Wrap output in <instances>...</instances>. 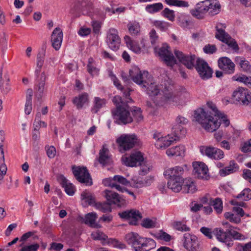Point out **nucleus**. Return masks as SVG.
Returning <instances> with one entry per match:
<instances>
[{"mask_svg": "<svg viewBox=\"0 0 251 251\" xmlns=\"http://www.w3.org/2000/svg\"><path fill=\"white\" fill-rule=\"evenodd\" d=\"M207 105L211 111L200 108L195 111L194 118L203 128L207 131L213 132L221 123L226 127L229 126V121L224 114L218 111L213 103L208 101Z\"/></svg>", "mask_w": 251, "mask_h": 251, "instance_id": "f257e3e1", "label": "nucleus"}, {"mask_svg": "<svg viewBox=\"0 0 251 251\" xmlns=\"http://www.w3.org/2000/svg\"><path fill=\"white\" fill-rule=\"evenodd\" d=\"M174 53L179 61L188 69H191L195 67L199 75L203 79H207L212 76V71L204 60L198 58L195 66L194 62L196 58L195 55H186L182 51L178 50H175Z\"/></svg>", "mask_w": 251, "mask_h": 251, "instance_id": "f03ea898", "label": "nucleus"}, {"mask_svg": "<svg viewBox=\"0 0 251 251\" xmlns=\"http://www.w3.org/2000/svg\"><path fill=\"white\" fill-rule=\"evenodd\" d=\"M116 108L112 110V114L115 122L118 124L126 125L133 121L130 116V111L131 108L128 104L122 100L119 96H115L112 100Z\"/></svg>", "mask_w": 251, "mask_h": 251, "instance_id": "7ed1b4c3", "label": "nucleus"}, {"mask_svg": "<svg viewBox=\"0 0 251 251\" xmlns=\"http://www.w3.org/2000/svg\"><path fill=\"white\" fill-rule=\"evenodd\" d=\"M46 50L44 48H42V51L38 52L36 59V67L34 72L36 77L37 85L36 91V97L38 100H40L44 95L47 88L45 87V81L46 75L45 73L43 72L41 73L42 67L44 64Z\"/></svg>", "mask_w": 251, "mask_h": 251, "instance_id": "20e7f679", "label": "nucleus"}, {"mask_svg": "<svg viewBox=\"0 0 251 251\" xmlns=\"http://www.w3.org/2000/svg\"><path fill=\"white\" fill-rule=\"evenodd\" d=\"M125 240L128 244L131 245L135 251H150L156 246L154 240L141 237L136 233L130 232L127 234Z\"/></svg>", "mask_w": 251, "mask_h": 251, "instance_id": "39448f33", "label": "nucleus"}, {"mask_svg": "<svg viewBox=\"0 0 251 251\" xmlns=\"http://www.w3.org/2000/svg\"><path fill=\"white\" fill-rule=\"evenodd\" d=\"M189 97V94L184 89L177 94H174L170 87H166L163 91V96L157 97L154 100L156 105H163L166 103L179 104L180 101H184Z\"/></svg>", "mask_w": 251, "mask_h": 251, "instance_id": "423d86ee", "label": "nucleus"}, {"mask_svg": "<svg viewBox=\"0 0 251 251\" xmlns=\"http://www.w3.org/2000/svg\"><path fill=\"white\" fill-rule=\"evenodd\" d=\"M174 132V136L168 134L165 136H162L160 133H155L153 134V138L156 140V146L158 148L165 149L171 145L174 141L185 135L186 129L180 126L177 127L175 126L173 128Z\"/></svg>", "mask_w": 251, "mask_h": 251, "instance_id": "0eeeda50", "label": "nucleus"}, {"mask_svg": "<svg viewBox=\"0 0 251 251\" xmlns=\"http://www.w3.org/2000/svg\"><path fill=\"white\" fill-rule=\"evenodd\" d=\"M225 225L226 228L225 231L222 229L217 230L216 237L218 240L226 242L229 241L231 237L235 240H244L245 239L244 235L234 230L236 227L230 226L227 223Z\"/></svg>", "mask_w": 251, "mask_h": 251, "instance_id": "6e6552de", "label": "nucleus"}, {"mask_svg": "<svg viewBox=\"0 0 251 251\" xmlns=\"http://www.w3.org/2000/svg\"><path fill=\"white\" fill-rule=\"evenodd\" d=\"M226 25L223 24H218L216 27V33L215 34V37L225 43L230 48L232 49L235 52H238L239 48L236 41L235 39L231 38V37L226 33L225 28Z\"/></svg>", "mask_w": 251, "mask_h": 251, "instance_id": "1a4fd4ad", "label": "nucleus"}, {"mask_svg": "<svg viewBox=\"0 0 251 251\" xmlns=\"http://www.w3.org/2000/svg\"><path fill=\"white\" fill-rule=\"evenodd\" d=\"M129 76L132 80L142 88H146L149 84L151 76L148 72H142L137 67H134L129 70Z\"/></svg>", "mask_w": 251, "mask_h": 251, "instance_id": "9d476101", "label": "nucleus"}, {"mask_svg": "<svg viewBox=\"0 0 251 251\" xmlns=\"http://www.w3.org/2000/svg\"><path fill=\"white\" fill-rule=\"evenodd\" d=\"M119 145V151L122 152L129 150L136 145L139 146L140 141L134 134L122 135L117 139Z\"/></svg>", "mask_w": 251, "mask_h": 251, "instance_id": "9b49d317", "label": "nucleus"}, {"mask_svg": "<svg viewBox=\"0 0 251 251\" xmlns=\"http://www.w3.org/2000/svg\"><path fill=\"white\" fill-rule=\"evenodd\" d=\"M72 171L76 179L80 183L88 186L92 184V179L86 167L74 166Z\"/></svg>", "mask_w": 251, "mask_h": 251, "instance_id": "f8f14e48", "label": "nucleus"}, {"mask_svg": "<svg viewBox=\"0 0 251 251\" xmlns=\"http://www.w3.org/2000/svg\"><path fill=\"white\" fill-rule=\"evenodd\" d=\"M234 100L243 105H248L251 103V92L247 89L239 87L235 90L232 95Z\"/></svg>", "mask_w": 251, "mask_h": 251, "instance_id": "ddd939ff", "label": "nucleus"}, {"mask_svg": "<svg viewBox=\"0 0 251 251\" xmlns=\"http://www.w3.org/2000/svg\"><path fill=\"white\" fill-rule=\"evenodd\" d=\"M183 246L187 251H201V247L198 238L188 233L183 235Z\"/></svg>", "mask_w": 251, "mask_h": 251, "instance_id": "4468645a", "label": "nucleus"}, {"mask_svg": "<svg viewBox=\"0 0 251 251\" xmlns=\"http://www.w3.org/2000/svg\"><path fill=\"white\" fill-rule=\"evenodd\" d=\"M200 151L203 155L211 159L219 160L224 157V153L222 150L212 147L201 146Z\"/></svg>", "mask_w": 251, "mask_h": 251, "instance_id": "2eb2a0df", "label": "nucleus"}, {"mask_svg": "<svg viewBox=\"0 0 251 251\" xmlns=\"http://www.w3.org/2000/svg\"><path fill=\"white\" fill-rule=\"evenodd\" d=\"M119 216L122 219L129 220L131 225H137L138 221L142 218L141 213L135 209L127 210L119 213Z\"/></svg>", "mask_w": 251, "mask_h": 251, "instance_id": "dca6fc26", "label": "nucleus"}, {"mask_svg": "<svg viewBox=\"0 0 251 251\" xmlns=\"http://www.w3.org/2000/svg\"><path fill=\"white\" fill-rule=\"evenodd\" d=\"M106 42L108 47L111 50H117L119 49L121 43V39L118 35V32L116 29H109L107 35Z\"/></svg>", "mask_w": 251, "mask_h": 251, "instance_id": "f3484780", "label": "nucleus"}, {"mask_svg": "<svg viewBox=\"0 0 251 251\" xmlns=\"http://www.w3.org/2000/svg\"><path fill=\"white\" fill-rule=\"evenodd\" d=\"M122 160L126 166L133 167L142 164L144 157L141 152L135 151L131 153L129 157H123Z\"/></svg>", "mask_w": 251, "mask_h": 251, "instance_id": "a211bd4d", "label": "nucleus"}, {"mask_svg": "<svg viewBox=\"0 0 251 251\" xmlns=\"http://www.w3.org/2000/svg\"><path fill=\"white\" fill-rule=\"evenodd\" d=\"M194 176L200 179H207L208 177V168L207 166L202 162H196L193 163Z\"/></svg>", "mask_w": 251, "mask_h": 251, "instance_id": "6ab92c4d", "label": "nucleus"}, {"mask_svg": "<svg viewBox=\"0 0 251 251\" xmlns=\"http://www.w3.org/2000/svg\"><path fill=\"white\" fill-rule=\"evenodd\" d=\"M169 47L164 45L158 50V55L168 66H173L176 62L173 54L168 50Z\"/></svg>", "mask_w": 251, "mask_h": 251, "instance_id": "aec40b11", "label": "nucleus"}, {"mask_svg": "<svg viewBox=\"0 0 251 251\" xmlns=\"http://www.w3.org/2000/svg\"><path fill=\"white\" fill-rule=\"evenodd\" d=\"M219 68L222 70L225 74H232L235 71V64L227 57H222L218 61Z\"/></svg>", "mask_w": 251, "mask_h": 251, "instance_id": "412c9836", "label": "nucleus"}, {"mask_svg": "<svg viewBox=\"0 0 251 251\" xmlns=\"http://www.w3.org/2000/svg\"><path fill=\"white\" fill-rule=\"evenodd\" d=\"M184 172V170L182 166H177L166 170L164 172V175L168 176L170 178L184 180L183 176Z\"/></svg>", "mask_w": 251, "mask_h": 251, "instance_id": "4be33fe9", "label": "nucleus"}, {"mask_svg": "<svg viewBox=\"0 0 251 251\" xmlns=\"http://www.w3.org/2000/svg\"><path fill=\"white\" fill-rule=\"evenodd\" d=\"M207 3H204V1L199 2L194 9L191 10L190 13L193 17L198 19H203L207 13Z\"/></svg>", "mask_w": 251, "mask_h": 251, "instance_id": "5701e85b", "label": "nucleus"}, {"mask_svg": "<svg viewBox=\"0 0 251 251\" xmlns=\"http://www.w3.org/2000/svg\"><path fill=\"white\" fill-rule=\"evenodd\" d=\"M63 38V33L59 27L55 28L51 34L52 46L55 50H58L61 46Z\"/></svg>", "mask_w": 251, "mask_h": 251, "instance_id": "b1692460", "label": "nucleus"}, {"mask_svg": "<svg viewBox=\"0 0 251 251\" xmlns=\"http://www.w3.org/2000/svg\"><path fill=\"white\" fill-rule=\"evenodd\" d=\"M81 199L82 201V204L84 207L88 205L94 206L96 203L95 195L87 190H85L81 193Z\"/></svg>", "mask_w": 251, "mask_h": 251, "instance_id": "393cba45", "label": "nucleus"}, {"mask_svg": "<svg viewBox=\"0 0 251 251\" xmlns=\"http://www.w3.org/2000/svg\"><path fill=\"white\" fill-rule=\"evenodd\" d=\"M104 196L110 205L114 204L119 205L122 200L118 194L111 190H105L104 191Z\"/></svg>", "mask_w": 251, "mask_h": 251, "instance_id": "a878e982", "label": "nucleus"}, {"mask_svg": "<svg viewBox=\"0 0 251 251\" xmlns=\"http://www.w3.org/2000/svg\"><path fill=\"white\" fill-rule=\"evenodd\" d=\"M239 169V167L235 161L231 160L227 166L220 170L219 174L221 176H226L238 171Z\"/></svg>", "mask_w": 251, "mask_h": 251, "instance_id": "bb28decb", "label": "nucleus"}, {"mask_svg": "<svg viewBox=\"0 0 251 251\" xmlns=\"http://www.w3.org/2000/svg\"><path fill=\"white\" fill-rule=\"evenodd\" d=\"M204 3H207L206 8L207 12L211 15H215L219 13L221 6L217 0H205Z\"/></svg>", "mask_w": 251, "mask_h": 251, "instance_id": "cd10ccee", "label": "nucleus"}, {"mask_svg": "<svg viewBox=\"0 0 251 251\" xmlns=\"http://www.w3.org/2000/svg\"><path fill=\"white\" fill-rule=\"evenodd\" d=\"M185 151V148L183 145H179L167 149L166 153L169 156H183Z\"/></svg>", "mask_w": 251, "mask_h": 251, "instance_id": "c85d7f7f", "label": "nucleus"}, {"mask_svg": "<svg viewBox=\"0 0 251 251\" xmlns=\"http://www.w3.org/2000/svg\"><path fill=\"white\" fill-rule=\"evenodd\" d=\"M149 81V84L147 85L146 88L143 89L150 96H158L160 92L158 86L153 81L152 77H151V78H150Z\"/></svg>", "mask_w": 251, "mask_h": 251, "instance_id": "c756f323", "label": "nucleus"}, {"mask_svg": "<svg viewBox=\"0 0 251 251\" xmlns=\"http://www.w3.org/2000/svg\"><path fill=\"white\" fill-rule=\"evenodd\" d=\"M234 61L237 64L240 65L243 71L248 73H251V65L245 58L236 56L235 58Z\"/></svg>", "mask_w": 251, "mask_h": 251, "instance_id": "7c9ffc66", "label": "nucleus"}, {"mask_svg": "<svg viewBox=\"0 0 251 251\" xmlns=\"http://www.w3.org/2000/svg\"><path fill=\"white\" fill-rule=\"evenodd\" d=\"M184 180H177L176 178L169 177L167 183L168 187L175 192H178L181 190L182 184Z\"/></svg>", "mask_w": 251, "mask_h": 251, "instance_id": "2f4dec72", "label": "nucleus"}, {"mask_svg": "<svg viewBox=\"0 0 251 251\" xmlns=\"http://www.w3.org/2000/svg\"><path fill=\"white\" fill-rule=\"evenodd\" d=\"M99 154V161L100 164L105 165L110 162V158L108 155V150L105 148L104 146H103L102 149L100 150Z\"/></svg>", "mask_w": 251, "mask_h": 251, "instance_id": "473e14b6", "label": "nucleus"}, {"mask_svg": "<svg viewBox=\"0 0 251 251\" xmlns=\"http://www.w3.org/2000/svg\"><path fill=\"white\" fill-rule=\"evenodd\" d=\"M88 96L87 93H83L78 97H76L73 100L77 109L81 108L84 103L88 101Z\"/></svg>", "mask_w": 251, "mask_h": 251, "instance_id": "72a5a7b5", "label": "nucleus"}, {"mask_svg": "<svg viewBox=\"0 0 251 251\" xmlns=\"http://www.w3.org/2000/svg\"><path fill=\"white\" fill-rule=\"evenodd\" d=\"M125 40L127 46L132 51L136 53H140L141 52V49L136 41L132 40L130 38L127 36L125 37Z\"/></svg>", "mask_w": 251, "mask_h": 251, "instance_id": "f704fd0d", "label": "nucleus"}, {"mask_svg": "<svg viewBox=\"0 0 251 251\" xmlns=\"http://www.w3.org/2000/svg\"><path fill=\"white\" fill-rule=\"evenodd\" d=\"M61 185L64 188L66 193L70 196H72L75 193V186L68 182L67 179L64 176L61 177Z\"/></svg>", "mask_w": 251, "mask_h": 251, "instance_id": "c9c22d12", "label": "nucleus"}, {"mask_svg": "<svg viewBox=\"0 0 251 251\" xmlns=\"http://www.w3.org/2000/svg\"><path fill=\"white\" fill-rule=\"evenodd\" d=\"M97 218V215L96 213L92 212L86 214L84 218V223L86 224L89 225L91 226L99 228L100 226L95 223V221Z\"/></svg>", "mask_w": 251, "mask_h": 251, "instance_id": "e433bc0d", "label": "nucleus"}, {"mask_svg": "<svg viewBox=\"0 0 251 251\" xmlns=\"http://www.w3.org/2000/svg\"><path fill=\"white\" fill-rule=\"evenodd\" d=\"M106 100L104 99H101L99 97H95L94 100V105L91 111L93 113H97L100 109L103 107L106 104Z\"/></svg>", "mask_w": 251, "mask_h": 251, "instance_id": "4c0bfd02", "label": "nucleus"}, {"mask_svg": "<svg viewBox=\"0 0 251 251\" xmlns=\"http://www.w3.org/2000/svg\"><path fill=\"white\" fill-rule=\"evenodd\" d=\"M87 69L88 72L92 76L98 75L99 74V69L97 67L96 62L93 58H89Z\"/></svg>", "mask_w": 251, "mask_h": 251, "instance_id": "58836bf2", "label": "nucleus"}, {"mask_svg": "<svg viewBox=\"0 0 251 251\" xmlns=\"http://www.w3.org/2000/svg\"><path fill=\"white\" fill-rule=\"evenodd\" d=\"M210 205H212L217 213H221L223 210V202L220 198H217L214 200L210 199Z\"/></svg>", "mask_w": 251, "mask_h": 251, "instance_id": "ea45409f", "label": "nucleus"}, {"mask_svg": "<svg viewBox=\"0 0 251 251\" xmlns=\"http://www.w3.org/2000/svg\"><path fill=\"white\" fill-rule=\"evenodd\" d=\"M163 8L162 3L158 2L147 5L146 6L145 9L149 13L152 14L160 11Z\"/></svg>", "mask_w": 251, "mask_h": 251, "instance_id": "a19ab883", "label": "nucleus"}, {"mask_svg": "<svg viewBox=\"0 0 251 251\" xmlns=\"http://www.w3.org/2000/svg\"><path fill=\"white\" fill-rule=\"evenodd\" d=\"M95 208L103 213H109L111 212V207L108 202H96L95 204Z\"/></svg>", "mask_w": 251, "mask_h": 251, "instance_id": "79ce46f5", "label": "nucleus"}, {"mask_svg": "<svg viewBox=\"0 0 251 251\" xmlns=\"http://www.w3.org/2000/svg\"><path fill=\"white\" fill-rule=\"evenodd\" d=\"M182 189L185 193H187L193 194L196 191V187L195 183L189 179L186 180Z\"/></svg>", "mask_w": 251, "mask_h": 251, "instance_id": "37998d69", "label": "nucleus"}, {"mask_svg": "<svg viewBox=\"0 0 251 251\" xmlns=\"http://www.w3.org/2000/svg\"><path fill=\"white\" fill-rule=\"evenodd\" d=\"M165 2L171 6H175L180 7H187L189 6L188 2L181 0H165Z\"/></svg>", "mask_w": 251, "mask_h": 251, "instance_id": "c03bdc74", "label": "nucleus"}, {"mask_svg": "<svg viewBox=\"0 0 251 251\" xmlns=\"http://www.w3.org/2000/svg\"><path fill=\"white\" fill-rule=\"evenodd\" d=\"M129 185L137 188L143 187V178L138 176H134L131 179Z\"/></svg>", "mask_w": 251, "mask_h": 251, "instance_id": "a18cd8bd", "label": "nucleus"}, {"mask_svg": "<svg viewBox=\"0 0 251 251\" xmlns=\"http://www.w3.org/2000/svg\"><path fill=\"white\" fill-rule=\"evenodd\" d=\"M236 198L242 199L245 201L250 200L251 199V190L250 188H245L236 196Z\"/></svg>", "mask_w": 251, "mask_h": 251, "instance_id": "49530a36", "label": "nucleus"}, {"mask_svg": "<svg viewBox=\"0 0 251 251\" xmlns=\"http://www.w3.org/2000/svg\"><path fill=\"white\" fill-rule=\"evenodd\" d=\"M129 32L133 35H137L140 31V26L138 23H129L128 24Z\"/></svg>", "mask_w": 251, "mask_h": 251, "instance_id": "de8ad7c7", "label": "nucleus"}, {"mask_svg": "<svg viewBox=\"0 0 251 251\" xmlns=\"http://www.w3.org/2000/svg\"><path fill=\"white\" fill-rule=\"evenodd\" d=\"M162 15L171 21H174L175 18V12L168 8H165L162 12Z\"/></svg>", "mask_w": 251, "mask_h": 251, "instance_id": "09e8293b", "label": "nucleus"}, {"mask_svg": "<svg viewBox=\"0 0 251 251\" xmlns=\"http://www.w3.org/2000/svg\"><path fill=\"white\" fill-rule=\"evenodd\" d=\"M131 111L133 117L137 122H140L143 120V116L140 108L135 107L134 109H131Z\"/></svg>", "mask_w": 251, "mask_h": 251, "instance_id": "8fccbe9b", "label": "nucleus"}, {"mask_svg": "<svg viewBox=\"0 0 251 251\" xmlns=\"http://www.w3.org/2000/svg\"><path fill=\"white\" fill-rule=\"evenodd\" d=\"M224 216L226 219H228L231 222L238 224L241 222V219L239 216L235 215L231 212H226Z\"/></svg>", "mask_w": 251, "mask_h": 251, "instance_id": "3c124183", "label": "nucleus"}, {"mask_svg": "<svg viewBox=\"0 0 251 251\" xmlns=\"http://www.w3.org/2000/svg\"><path fill=\"white\" fill-rule=\"evenodd\" d=\"M141 225L144 227L151 228L155 226V222L149 218H146L142 221Z\"/></svg>", "mask_w": 251, "mask_h": 251, "instance_id": "603ef678", "label": "nucleus"}, {"mask_svg": "<svg viewBox=\"0 0 251 251\" xmlns=\"http://www.w3.org/2000/svg\"><path fill=\"white\" fill-rule=\"evenodd\" d=\"M91 236L94 240H97L105 241L107 238V236L106 235L100 231L92 233Z\"/></svg>", "mask_w": 251, "mask_h": 251, "instance_id": "864d4df0", "label": "nucleus"}, {"mask_svg": "<svg viewBox=\"0 0 251 251\" xmlns=\"http://www.w3.org/2000/svg\"><path fill=\"white\" fill-rule=\"evenodd\" d=\"M109 243L114 248L120 249H123L126 248L125 244L115 239H110Z\"/></svg>", "mask_w": 251, "mask_h": 251, "instance_id": "5fc2aeb1", "label": "nucleus"}, {"mask_svg": "<svg viewBox=\"0 0 251 251\" xmlns=\"http://www.w3.org/2000/svg\"><path fill=\"white\" fill-rule=\"evenodd\" d=\"M82 8H85L87 10L92 9L93 2L90 0H78Z\"/></svg>", "mask_w": 251, "mask_h": 251, "instance_id": "6e6d98bb", "label": "nucleus"}, {"mask_svg": "<svg viewBox=\"0 0 251 251\" xmlns=\"http://www.w3.org/2000/svg\"><path fill=\"white\" fill-rule=\"evenodd\" d=\"M47 154L50 158H53L56 155V149L54 146H46L45 147Z\"/></svg>", "mask_w": 251, "mask_h": 251, "instance_id": "4d7b16f0", "label": "nucleus"}, {"mask_svg": "<svg viewBox=\"0 0 251 251\" xmlns=\"http://www.w3.org/2000/svg\"><path fill=\"white\" fill-rule=\"evenodd\" d=\"M203 50L205 53L212 54L216 51L217 48L214 45L208 44L203 47Z\"/></svg>", "mask_w": 251, "mask_h": 251, "instance_id": "13d9d810", "label": "nucleus"}, {"mask_svg": "<svg viewBox=\"0 0 251 251\" xmlns=\"http://www.w3.org/2000/svg\"><path fill=\"white\" fill-rule=\"evenodd\" d=\"M39 247L40 246L38 244L25 246L20 249V251H37Z\"/></svg>", "mask_w": 251, "mask_h": 251, "instance_id": "bf43d9fd", "label": "nucleus"}, {"mask_svg": "<svg viewBox=\"0 0 251 251\" xmlns=\"http://www.w3.org/2000/svg\"><path fill=\"white\" fill-rule=\"evenodd\" d=\"M113 180L114 181H117L119 183L123 184L124 185H128L130 183V182L128 181L126 178L124 177L121 176L116 175L115 176Z\"/></svg>", "mask_w": 251, "mask_h": 251, "instance_id": "052dcab7", "label": "nucleus"}, {"mask_svg": "<svg viewBox=\"0 0 251 251\" xmlns=\"http://www.w3.org/2000/svg\"><path fill=\"white\" fill-rule=\"evenodd\" d=\"M174 226L176 229L179 231H187L190 230V228L189 227H187L185 225L183 224L180 222H176L174 224Z\"/></svg>", "mask_w": 251, "mask_h": 251, "instance_id": "680f3d73", "label": "nucleus"}, {"mask_svg": "<svg viewBox=\"0 0 251 251\" xmlns=\"http://www.w3.org/2000/svg\"><path fill=\"white\" fill-rule=\"evenodd\" d=\"M2 81V74L0 75V88L1 89V91L4 94H7L10 90V86L9 83L6 82L4 85H3L2 83H1Z\"/></svg>", "mask_w": 251, "mask_h": 251, "instance_id": "e2e57ef3", "label": "nucleus"}, {"mask_svg": "<svg viewBox=\"0 0 251 251\" xmlns=\"http://www.w3.org/2000/svg\"><path fill=\"white\" fill-rule=\"evenodd\" d=\"M140 166V170L139 171V174L141 175H145L148 173L150 170V167L147 165L146 163L143 161L142 164L138 165Z\"/></svg>", "mask_w": 251, "mask_h": 251, "instance_id": "0e129e2a", "label": "nucleus"}, {"mask_svg": "<svg viewBox=\"0 0 251 251\" xmlns=\"http://www.w3.org/2000/svg\"><path fill=\"white\" fill-rule=\"evenodd\" d=\"M153 25L162 30L166 29L168 27V24L167 23L161 21H154Z\"/></svg>", "mask_w": 251, "mask_h": 251, "instance_id": "69168bd1", "label": "nucleus"}, {"mask_svg": "<svg viewBox=\"0 0 251 251\" xmlns=\"http://www.w3.org/2000/svg\"><path fill=\"white\" fill-rule=\"evenodd\" d=\"M237 80L244 83L247 86H248L251 80V77H248L245 75H242L239 76Z\"/></svg>", "mask_w": 251, "mask_h": 251, "instance_id": "338daca9", "label": "nucleus"}, {"mask_svg": "<svg viewBox=\"0 0 251 251\" xmlns=\"http://www.w3.org/2000/svg\"><path fill=\"white\" fill-rule=\"evenodd\" d=\"M200 231L208 238L211 239L212 238V233L210 228L206 227H202L200 229Z\"/></svg>", "mask_w": 251, "mask_h": 251, "instance_id": "774afa93", "label": "nucleus"}]
</instances>
